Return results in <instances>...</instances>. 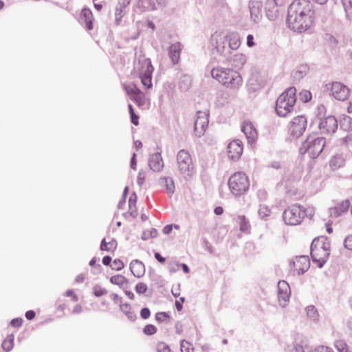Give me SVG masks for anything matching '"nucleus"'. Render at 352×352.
Returning <instances> with one entry per match:
<instances>
[{"mask_svg":"<svg viewBox=\"0 0 352 352\" xmlns=\"http://www.w3.org/2000/svg\"><path fill=\"white\" fill-rule=\"evenodd\" d=\"M316 19L314 6L309 0H294L289 6L287 25L295 32L302 33L309 30Z\"/></svg>","mask_w":352,"mask_h":352,"instance_id":"1","label":"nucleus"},{"mask_svg":"<svg viewBox=\"0 0 352 352\" xmlns=\"http://www.w3.org/2000/svg\"><path fill=\"white\" fill-rule=\"evenodd\" d=\"M315 214V209L313 206L305 208L300 204H295L289 206L283 213L284 222L289 226H297L300 224L306 216L311 218Z\"/></svg>","mask_w":352,"mask_h":352,"instance_id":"2","label":"nucleus"},{"mask_svg":"<svg viewBox=\"0 0 352 352\" xmlns=\"http://www.w3.org/2000/svg\"><path fill=\"white\" fill-rule=\"evenodd\" d=\"M211 75L219 82L229 88L238 89L242 85V77L232 69L214 67L211 70Z\"/></svg>","mask_w":352,"mask_h":352,"instance_id":"3","label":"nucleus"},{"mask_svg":"<svg viewBox=\"0 0 352 352\" xmlns=\"http://www.w3.org/2000/svg\"><path fill=\"white\" fill-rule=\"evenodd\" d=\"M331 251V244L329 240L324 236H319L314 239L311 245V255L313 261L317 264L319 267L327 261Z\"/></svg>","mask_w":352,"mask_h":352,"instance_id":"4","label":"nucleus"},{"mask_svg":"<svg viewBox=\"0 0 352 352\" xmlns=\"http://www.w3.org/2000/svg\"><path fill=\"white\" fill-rule=\"evenodd\" d=\"M228 186L231 194L235 197L242 196L248 192L250 186L248 175L242 171H237L230 175Z\"/></svg>","mask_w":352,"mask_h":352,"instance_id":"5","label":"nucleus"},{"mask_svg":"<svg viewBox=\"0 0 352 352\" xmlns=\"http://www.w3.org/2000/svg\"><path fill=\"white\" fill-rule=\"evenodd\" d=\"M296 88L291 87L279 96L276 103V111L279 116L285 117L292 111L296 102Z\"/></svg>","mask_w":352,"mask_h":352,"instance_id":"6","label":"nucleus"},{"mask_svg":"<svg viewBox=\"0 0 352 352\" xmlns=\"http://www.w3.org/2000/svg\"><path fill=\"white\" fill-rule=\"evenodd\" d=\"M154 67L151 60L145 57L140 58L135 66L133 75L140 79L142 85L146 89H151L153 86L152 76Z\"/></svg>","mask_w":352,"mask_h":352,"instance_id":"7","label":"nucleus"},{"mask_svg":"<svg viewBox=\"0 0 352 352\" xmlns=\"http://www.w3.org/2000/svg\"><path fill=\"white\" fill-rule=\"evenodd\" d=\"M325 144L324 138L309 135L302 143L299 151L301 154H307L309 157L316 159L323 151Z\"/></svg>","mask_w":352,"mask_h":352,"instance_id":"8","label":"nucleus"},{"mask_svg":"<svg viewBox=\"0 0 352 352\" xmlns=\"http://www.w3.org/2000/svg\"><path fill=\"white\" fill-rule=\"evenodd\" d=\"M176 168L179 174L185 179L192 176L195 167L192 158L188 151L182 149L177 153Z\"/></svg>","mask_w":352,"mask_h":352,"instance_id":"9","label":"nucleus"},{"mask_svg":"<svg viewBox=\"0 0 352 352\" xmlns=\"http://www.w3.org/2000/svg\"><path fill=\"white\" fill-rule=\"evenodd\" d=\"M307 118L303 116L294 117L291 121L288 131L291 136L298 138L305 131L307 127Z\"/></svg>","mask_w":352,"mask_h":352,"instance_id":"10","label":"nucleus"},{"mask_svg":"<svg viewBox=\"0 0 352 352\" xmlns=\"http://www.w3.org/2000/svg\"><path fill=\"white\" fill-rule=\"evenodd\" d=\"M327 87L330 91L332 96L336 100L343 101L346 100L349 96V89L341 82H333L327 85Z\"/></svg>","mask_w":352,"mask_h":352,"instance_id":"11","label":"nucleus"},{"mask_svg":"<svg viewBox=\"0 0 352 352\" xmlns=\"http://www.w3.org/2000/svg\"><path fill=\"white\" fill-rule=\"evenodd\" d=\"M310 267V260L307 256H296L292 262V268L294 274H301Z\"/></svg>","mask_w":352,"mask_h":352,"instance_id":"12","label":"nucleus"},{"mask_svg":"<svg viewBox=\"0 0 352 352\" xmlns=\"http://www.w3.org/2000/svg\"><path fill=\"white\" fill-rule=\"evenodd\" d=\"M208 124V115L206 112L198 111L195 122L194 131L197 136L200 137L204 134Z\"/></svg>","mask_w":352,"mask_h":352,"instance_id":"13","label":"nucleus"},{"mask_svg":"<svg viewBox=\"0 0 352 352\" xmlns=\"http://www.w3.org/2000/svg\"><path fill=\"white\" fill-rule=\"evenodd\" d=\"M243 151V143L239 140L231 141L227 146L228 155L232 160H239Z\"/></svg>","mask_w":352,"mask_h":352,"instance_id":"14","label":"nucleus"},{"mask_svg":"<svg viewBox=\"0 0 352 352\" xmlns=\"http://www.w3.org/2000/svg\"><path fill=\"white\" fill-rule=\"evenodd\" d=\"M338 128L337 119L333 116H329L321 119L319 129L322 133H334Z\"/></svg>","mask_w":352,"mask_h":352,"instance_id":"15","label":"nucleus"},{"mask_svg":"<svg viewBox=\"0 0 352 352\" xmlns=\"http://www.w3.org/2000/svg\"><path fill=\"white\" fill-rule=\"evenodd\" d=\"M291 290L289 284L285 280L278 283V298L280 304L284 305L289 299Z\"/></svg>","mask_w":352,"mask_h":352,"instance_id":"16","label":"nucleus"},{"mask_svg":"<svg viewBox=\"0 0 352 352\" xmlns=\"http://www.w3.org/2000/svg\"><path fill=\"white\" fill-rule=\"evenodd\" d=\"M241 130L245 133L248 142L253 143L258 138V133L254 124L250 121H244Z\"/></svg>","mask_w":352,"mask_h":352,"instance_id":"17","label":"nucleus"},{"mask_svg":"<svg viewBox=\"0 0 352 352\" xmlns=\"http://www.w3.org/2000/svg\"><path fill=\"white\" fill-rule=\"evenodd\" d=\"M130 270L134 276L140 278L145 274V266L142 261L133 260L130 263Z\"/></svg>","mask_w":352,"mask_h":352,"instance_id":"18","label":"nucleus"},{"mask_svg":"<svg viewBox=\"0 0 352 352\" xmlns=\"http://www.w3.org/2000/svg\"><path fill=\"white\" fill-rule=\"evenodd\" d=\"M148 165L155 172H160L164 167V162L160 153H155L151 155Z\"/></svg>","mask_w":352,"mask_h":352,"instance_id":"19","label":"nucleus"},{"mask_svg":"<svg viewBox=\"0 0 352 352\" xmlns=\"http://www.w3.org/2000/svg\"><path fill=\"white\" fill-rule=\"evenodd\" d=\"M130 0H120L116 8V23L119 25L123 16L125 15V8L129 5Z\"/></svg>","mask_w":352,"mask_h":352,"instance_id":"20","label":"nucleus"},{"mask_svg":"<svg viewBox=\"0 0 352 352\" xmlns=\"http://www.w3.org/2000/svg\"><path fill=\"white\" fill-rule=\"evenodd\" d=\"M110 282L113 285L118 286L122 289H127L129 286V281L124 276L116 274L110 278Z\"/></svg>","mask_w":352,"mask_h":352,"instance_id":"21","label":"nucleus"},{"mask_svg":"<svg viewBox=\"0 0 352 352\" xmlns=\"http://www.w3.org/2000/svg\"><path fill=\"white\" fill-rule=\"evenodd\" d=\"M117 247L118 243L116 240L113 239H104L101 241L100 250L102 251L113 253L116 250Z\"/></svg>","mask_w":352,"mask_h":352,"instance_id":"22","label":"nucleus"},{"mask_svg":"<svg viewBox=\"0 0 352 352\" xmlns=\"http://www.w3.org/2000/svg\"><path fill=\"white\" fill-rule=\"evenodd\" d=\"M182 50V47L179 43H176L171 45L170 47V57L174 64H176L179 62Z\"/></svg>","mask_w":352,"mask_h":352,"instance_id":"23","label":"nucleus"},{"mask_svg":"<svg viewBox=\"0 0 352 352\" xmlns=\"http://www.w3.org/2000/svg\"><path fill=\"white\" fill-rule=\"evenodd\" d=\"M129 94L131 95V99L139 106H142L145 103L144 94L138 89L132 91L131 92L128 91Z\"/></svg>","mask_w":352,"mask_h":352,"instance_id":"24","label":"nucleus"},{"mask_svg":"<svg viewBox=\"0 0 352 352\" xmlns=\"http://www.w3.org/2000/svg\"><path fill=\"white\" fill-rule=\"evenodd\" d=\"M14 334H12V333L8 334L1 344L2 349L6 352L10 351L14 347Z\"/></svg>","mask_w":352,"mask_h":352,"instance_id":"25","label":"nucleus"},{"mask_svg":"<svg viewBox=\"0 0 352 352\" xmlns=\"http://www.w3.org/2000/svg\"><path fill=\"white\" fill-rule=\"evenodd\" d=\"M120 310L132 321L136 318V315L132 309L131 306L128 303L120 304Z\"/></svg>","mask_w":352,"mask_h":352,"instance_id":"26","label":"nucleus"},{"mask_svg":"<svg viewBox=\"0 0 352 352\" xmlns=\"http://www.w3.org/2000/svg\"><path fill=\"white\" fill-rule=\"evenodd\" d=\"M81 14L85 19V22L86 23L87 28L89 30L93 29L92 19H93V14L89 9L84 8L81 11Z\"/></svg>","mask_w":352,"mask_h":352,"instance_id":"27","label":"nucleus"},{"mask_svg":"<svg viewBox=\"0 0 352 352\" xmlns=\"http://www.w3.org/2000/svg\"><path fill=\"white\" fill-rule=\"evenodd\" d=\"M334 346L338 352H352L349 346L343 340H336Z\"/></svg>","mask_w":352,"mask_h":352,"instance_id":"28","label":"nucleus"},{"mask_svg":"<svg viewBox=\"0 0 352 352\" xmlns=\"http://www.w3.org/2000/svg\"><path fill=\"white\" fill-rule=\"evenodd\" d=\"M303 175V169L300 166L296 167L289 176L290 181H300Z\"/></svg>","mask_w":352,"mask_h":352,"instance_id":"29","label":"nucleus"},{"mask_svg":"<svg viewBox=\"0 0 352 352\" xmlns=\"http://www.w3.org/2000/svg\"><path fill=\"white\" fill-rule=\"evenodd\" d=\"M330 166L333 169L341 167L344 164V160L341 156L335 155L329 162Z\"/></svg>","mask_w":352,"mask_h":352,"instance_id":"30","label":"nucleus"},{"mask_svg":"<svg viewBox=\"0 0 352 352\" xmlns=\"http://www.w3.org/2000/svg\"><path fill=\"white\" fill-rule=\"evenodd\" d=\"M237 223L239 225L240 230L241 232H246L249 230L250 226L246 218L243 215H240L237 217Z\"/></svg>","mask_w":352,"mask_h":352,"instance_id":"31","label":"nucleus"},{"mask_svg":"<svg viewBox=\"0 0 352 352\" xmlns=\"http://www.w3.org/2000/svg\"><path fill=\"white\" fill-rule=\"evenodd\" d=\"M307 316L310 318L311 319L314 320H317L319 318V314L318 313V311L313 305H309L306 307L305 309Z\"/></svg>","mask_w":352,"mask_h":352,"instance_id":"32","label":"nucleus"},{"mask_svg":"<svg viewBox=\"0 0 352 352\" xmlns=\"http://www.w3.org/2000/svg\"><path fill=\"white\" fill-rule=\"evenodd\" d=\"M341 127L345 130H350L352 129V118L348 116L344 115L340 120Z\"/></svg>","mask_w":352,"mask_h":352,"instance_id":"33","label":"nucleus"},{"mask_svg":"<svg viewBox=\"0 0 352 352\" xmlns=\"http://www.w3.org/2000/svg\"><path fill=\"white\" fill-rule=\"evenodd\" d=\"M163 180L165 183L166 190L167 193L169 195H172L175 191V183L172 178L170 177H164Z\"/></svg>","mask_w":352,"mask_h":352,"instance_id":"34","label":"nucleus"},{"mask_svg":"<svg viewBox=\"0 0 352 352\" xmlns=\"http://www.w3.org/2000/svg\"><path fill=\"white\" fill-rule=\"evenodd\" d=\"M181 352H194V346L191 342L182 340L180 343Z\"/></svg>","mask_w":352,"mask_h":352,"instance_id":"35","label":"nucleus"},{"mask_svg":"<svg viewBox=\"0 0 352 352\" xmlns=\"http://www.w3.org/2000/svg\"><path fill=\"white\" fill-rule=\"evenodd\" d=\"M254 82H258V88H260V87H263L265 86V84H266V80L263 79L261 77H259V76H254L250 80V86L252 87V88L254 89V90H256L257 88L256 87H254Z\"/></svg>","mask_w":352,"mask_h":352,"instance_id":"36","label":"nucleus"},{"mask_svg":"<svg viewBox=\"0 0 352 352\" xmlns=\"http://www.w3.org/2000/svg\"><path fill=\"white\" fill-rule=\"evenodd\" d=\"M108 291L100 285H95L93 287V294L96 297H101L107 294Z\"/></svg>","mask_w":352,"mask_h":352,"instance_id":"37","label":"nucleus"},{"mask_svg":"<svg viewBox=\"0 0 352 352\" xmlns=\"http://www.w3.org/2000/svg\"><path fill=\"white\" fill-rule=\"evenodd\" d=\"M155 318L159 323L167 322L170 319L169 315L166 312H157L156 313Z\"/></svg>","mask_w":352,"mask_h":352,"instance_id":"38","label":"nucleus"},{"mask_svg":"<svg viewBox=\"0 0 352 352\" xmlns=\"http://www.w3.org/2000/svg\"><path fill=\"white\" fill-rule=\"evenodd\" d=\"M136 201H137V196H136V195L133 194V195H131L130 197L129 201V210H131L130 212V213L133 217H135L138 214L136 210H132L133 207L135 208Z\"/></svg>","mask_w":352,"mask_h":352,"instance_id":"39","label":"nucleus"},{"mask_svg":"<svg viewBox=\"0 0 352 352\" xmlns=\"http://www.w3.org/2000/svg\"><path fill=\"white\" fill-rule=\"evenodd\" d=\"M299 98L303 102H307L312 98L311 93L308 90H302L299 94Z\"/></svg>","mask_w":352,"mask_h":352,"instance_id":"40","label":"nucleus"},{"mask_svg":"<svg viewBox=\"0 0 352 352\" xmlns=\"http://www.w3.org/2000/svg\"><path fill=\"white\" fill-rule=\"evenodd\" d=\"M157 328L155 325L148 324L144 326L143 333L147 336H152L156 333Z\"/></svg>","mask_w":352,"mask_h":352,"instance_id":"41","label":"nucleus"},{"mask_svg":"<svg viewBox=\"0 0 352 352\" xmlns=\"http://www.w3.org/2000/svg\"><path fill=\"white\" fill-rule=\"evenodd\" d=\"M129 111L131 116V122L134 125L138 126L139 124V116L135 113L134 109L131 104H129Z\"/></svg>","mask_w":352,"mask_h":352,"instance_id":"42","label":"nucleus"},{"mask_svg":"<svg viewBox=\"0 0 352 352\" xmlns=\"http://www.w3.org/2000/svg\"><path fill=\"white\" fill-rule=\"evenodd\" d=\"M350 206V202L348 200H345L338 204L336 207L337 211L344 212L348 210Z\"/></svg>","mask_w":352,"mask_h":352,"instance_id":"43","label":"nucleus"},{"mask_svg":"<svg viewBox=\"0 0 352 352\" xmlns=\"http://www.w3.org/2000/svg\"><path fill=\"white\" fill-rule=\"evenodd\" d=\"M229 45L232 49H237L240 45V40L236 35H232L229 40Z\"/></svg>","mask_w":352,"mask_h":352,"instance_id":"44","label":"nucleus"},{"mask_svg":"<svg viewBox=\"0 0 352 352\" xmlns=\"http://www.w3.org/2000/svg\"><path fill=\"white\" fill-rule=\"evenodd\" d=\"M168 268L171 274L178 272L180 269V263L177 261H170L168 264Z\"/></svg>","mask_w":352,"mask_h":352,"instance_id":"45","label":"nucleus"},{"mask_svg":"<svg viewBox=\"0 0 352 352\" xmlns=\"http://www.w3.org/2000/svg\"><path fill=\"white\" fill-rule=\"evenodd\" d=\"M156 351L157 352H170L171 349L164 342H159L156 345Z\"/></svg>","mask_w":352,"mask_h":352,"instance_id":"46","label":"nucleus"},{"mask_svg":"<svg viewBox=\"0 0 352 352\" xmlns=\"http://www.w3.org/2000/svg\"><path fill=\"white\" fill-rule=\"evenodd\" d=\"M124 267V264L122 260L119 258H116L113 261L111 265V268L114 270L119 271L123 269Z\"/></svg>","mask_w":352,"mask_h":352,"instance_id":"47","label":"nucleus"},{"mask_svg":"<svg viewBox=\"0 0 352 352\" xmlns=\"http://www.w3.org/2000/svg\"><path fill=\"white\" fill-rule=\"evenodd\" d=\"M342 3L346 12L352 14V0H342Z\"/></svg>","mask_w":352,"mask_h":352,"instance_id":"48","label":"nucleus"},{"mask_svg":"<svg viewBox=\"0 0 352 352\" xmlns=\"http://www.w3.org/2000/svg\"><path fill=\"white\" fill-rule=\"evenodd\" d=\"M147 290V286L143 283H140L135 286V291L138 294H144Z\"/></svg>","mask_w":352,"mask_h":352,"instance_id":"49","label":"nucleus"},{"mask_svg":"<svg viewBox=\"0 0 352 352\" xmlns=\"http://www.w3.org/2000/svg\"><path fill=\"white\" fill-rule=\"evenodd\" d=\"M65 296L67 297H70L72 300L74 302H77L78 300V297L73 289L67 290L65 292Z\"/></svg>","mask_w":352,"mask_h":352,"instance_id":"50","label":"nucleus"},{"mask_svg":"<svg viewBox=\"0 0 352 352\" xmlns=\"http://www.w3.org/2000/svg\"><path fill=\"white\" fill-rule=\"evenodd\" d=\"M146 173L140 171L138 175L137 182L139 186H142L146 180Z\"/></svg>","mask_w":352,"mask_h":352,"instance_id":"51","label":"nucleus"},{"mask_svg":"<svg viewBox=\"0 0 352 352\" xmlns=\"http://www.w3.org/2000/svg\"><path fill=\"white\" fill-rule=\"evenodd\" d=\"M312 352H333V349L327 346H318Z\"/></svg>","mask_w":352,"mask_h":352,"instance_id":"52","label":"nucleus"},{"mask_svg":"<svg viewBox=\"0 0 352 352\" xmlns=\"http://www.w3.org/2000/svg\"><path fill=\"white\" fill-rule=\"evenodd\" d=\"M344 244L346 249L352 251V234L345 239Z\"/></svg>","mask_w":352,"mask_h":352,"instance_id":"53","label":"nucleus"},{"mask_svg":"<svg viewBox=\"0 0 352 352\" xmlns=\"http://www.w3.org/2000/svg\"><path fill=\"white\" fill-rule=\"evenodd\" d=\"M109 298L113 300L114 304H121L122 298L120 297L117 294L113 293L109 295Z\"/></svg>","mask_w":352,"mask_h":352,"instance_id":"54","label":"nucleus"},{"mask_svg":"<svg viewBox=\"0 0 352 352\" xmlns=\"http://www.w3.org/2000/svg\"><path fill=\"white\" fill-rule=\"evenodd\" d=\"M151 316V311L148 308H143L140 311V316L142 318L146 320Z\"/></svg>","mask_w":352,"mask_h":352,"instance_id":"55","label":"nucleus"},{"mask_svg":"<svg viewBox=\"0 0 352 352\" xmlns=\"http://www.w3.org/2000/svg\"><path fill=\"white\" fill-rule=\"evenodd\" d=\"M23 320L21 318H14L10 322V324L14 327H19L22 325Z\"/></svg>","mask_w":352,"mask_h":352,"instance_id":"56","label":"nucleus"},{"mask_svg":"<svg viewBox=\"0 0 352 352\" xmlns=\"http://www.w3.org/2000/svg\"><path fill=\"white\" fill-rule=\"evenodd\" d=\"M258 212L261 215L264 217L268 216L270 214V211L267 209V207L262 206L260 208Z\"/></svg>","mask_w":352,"mask_h":352,"instance_id":"57","label":"nucleus"},{"mask_svg":"<svg viewBox=\"0 0 352 352\" xmlns=\"http://www.w3.org/2000/svg\"><path fill=\"white\" fill-rule=\"evenodd\" d=\"M184 302V298H180L179 300H176L175 307L176 309L179 311L182 309V303Z\"/></svg>","mask_w":352,"mask_h":352,"instance_id":"58","label":"nucleus"},{"mask_svg":"<svg viewBox=\"0 0 352 352\" xmlns=\"http://www.w3.org/2000/svg\"><path fill=\"white\" fill-rule=\"evenodd\" d=\"M82 311V307L80 304H77L74 307V308L72 309V313L74 314H78L81 313Z\"/></svg>","mask_w":352,"mask_h":352,"instance_id":"59","label":"nucleus"},{"mask_svg":"<svg viewBox=\"0 0 352 352\" xmlns=\"http://www.w3.org/2000/svg\"><path fill=\"white\" fill-rule=\"evenodd\" d=\"M35 312L32 310L26 311L25 317L28 320H32L35 317Z\"/></svg>","mask_w":352,"mask_h":352,"instance_id":"60","label":"nucleus"},{"mask_svg":"<svg viewBox=\"0 0 352 352\" xmlns=\"http://www.w3.org/2000/svg\"><path fill=\"white\" fill-rule=\"evenodd\" d=\"M254 37L252 35L249 34L247 37V45L248 47H252L254 45V43L253 41Z\"/></svg>","mask_w":352,"mask_h":352,"instance_id":"61","label":"nucleus"},{"mask_svg":"<svg viewBox=\"0 0 352 352\" xmlns=\"http://www.w3.org/2000/svg\"><path fill=\"white\" fill-rule=\"evenodd\" d=\"M111 258L109 256H105L103 257L102 258V263L104 265H109L111 262Z\"/></svg>","mask_w":352,"mask_h":352,"instance_id":"62","label":"nucleus"},{"mask_svg":"<svg viewBox=\"0 0 352 352\" xmlns=\"http://www.w3.org/2000/svg\"><path fill=\"white\" fill-rule=\"evenodd\" d=\"M155 258L161 263H164L166 261L165 258L162 257L161 254L158 252L155 254Z\"/></svg>","mask_w":352,"mask_h":352,"instance_id":"63","label":"nucleus"},{"mask_svg":"<svg viewBox=\"0 0 352 352\" xmlns=\"http://www.w3.org/2000/svg\"><path fill=\"white\" fill-rule=\"evenodd\" d=\"M173 230V226L172 225H167L163 228V232L164 234H169Z\"/></svg>","mask_w":352,"mask_h":352,"instance_id":"64","label":"nucleus"}]
</instances>
